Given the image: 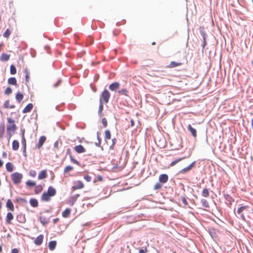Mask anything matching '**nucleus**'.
Returning a JSON list of instances; mask_svg holds the SVG:
<instances>
[{
    "mask_svg": "<svg viewBox=\"0 0 253 253\" xmlns=\"http://www.w3.org/2000/svg\"><path fill=\"white\" fill-rule=\"evenodd\" d=\"M7 121L6 134L8 137V139H10L12 136L15 133L17 129V126L15 124L14 120L11 118H7Z\"/></svg>",
    "mask_w": 253,
    "mask_h": 253,
    "instance_id": "nucleus-1",
    "label": "nucleus"
},
{
    "mask_svg": "<svg viewBox=\"0 0 253 253\" xmlns=\"http://www.w3.org/2000/svg\"><path fill=\"white\" fill-rule=\"evenodd\" d=\"M11 178L14 184H18L21 181L23 175L20 173L16 172L11 174Z\"/></svg>",
    "mask_w": 253,
    "mask_h": 253,
    "instance_id": "nucleus-2",
    "label": "nucleus"
},
{
    "mask_svg": "<svg viewBox=\"0 0 253 253\" xmlns=\"http://www.w3.org/2000/svg\"><path fill=\"white\" fill-rule=\"evenodd\" d=\"M110 97V93L107 89H105L100 97L99 101L104 102L105 103H107L109 101Z\"/></svg>",
    "mask_w": 253,
    "mask_h": 253,
    "instance_id": "nucleus-3",
    "label": "nucleus"
},
{
    "mask_svg": "<svg viewBox=\"0 0 253 253\" xmlns=\"http://www.w3.org/2000/svg\"><path fill=\"white\" fill-rule=\"evenodd\" d=\"M169 179V176L167 174H162L159 178V182L161 183H166Z\"/></svg>",
    "mask_w": 253,
    "mask_h": 253,
    "instance_id": "nucleus-4",
    "label": "nucleus"
},
{
    "mask_svg": "<svg viewBox=\"0 0 253 253\" xmlns=\"http://www.w3.org/2000/svg\"><path fill=\"white\" fill-rule=\"evenodd\" d=\"M195 164V162H193L190 165H189L188 167L182 169L180 171V173H184L187 172V171L190 170L194 166Z\"/></svg>",
    "mask_w": 253,
    "mask_h": 253,
    "instance_id": "nucleus-5",
    "label": "nucleus"
},
{
    "mask_svg": "<svg viewBox=\"0 0 253 253\" xmlns=\"http://www.w3.org/2000/svg\"><path fill=\"white\" fill-rule=\"evenodd\" d=\"M43 236L42 235H40L38 236L34 241V243L38 246L41 245L43 241Z\"/></svg>",
    "mask_w": 253,
    "mask_h": 253,
    "instance_id": "nucleus-6",
    "label": "nucleus"
},
{
    "mask_svg": "<svg viewBox=\"0 0 253 253\" xmlns=\"http://www.w3.org/2000/svg\"><path fill=\"white\" fill-rule=\"evenodd\" d=\"M84 187V184L82 181L79 180L75 182V185L73 187L74 189H82Z\"/></svg>",
    "mask_w": 253,
    "mask_h": 253,
    "instance_id": "nucleus-7",
    "label": "nucleus"
},
{
    "mask_svg": "<svg viewBox=\"0 0 253 253\" xmlns=\"http://www.w3.org/2000/svg\"><path fill=\"white\" fill-rule=\"evenodd\" d=\"M46 140V137L44 136H42L40 137L38 144L37 145V148L40 149L41 148L43 144Z\"/></svg>",
    "mask_w": 253,
    "mask_h": 253,
    "instance_id": "nucleus-8",
    "label": "nucleus"
},
{
    "mask_svg": "<svg viewBox=\"0 0 253 253\" xmlns=\"http://www.w3.org/2000/svg\"><path fill=\"white\" fill-rule=\"evenodd\" d=\"M120 85L118 82H114L109 85V88L112 91H115L119 88Z\"/></svg>",
    "mask_w": 253,
    "mask_h": 253,
    "instance_id": "nucleus-9",
    "label": "nucleus"
},
{
    "mask_svg": "<svg viewBox=\"0 0 253 253\" xmlns=\"http://www.w3.org/2000/svg\"><path fill=\"white\" fill-rule=\"evenodd\" d=\"M188 130L191 132L192 135L196 138L197 137V130L193 128L191 125H188L187 126Z\"/></svg>",
    "mask_w": 253,
    "mask_h": 253,
    "instance_id": "nucleus-10",
    "label": "nucleus"
},
{
    "mask_svg": "<svg viewBox=\"0 0 253 253\" xmlns=\"http://www.w3.org/2000/svg\"><path fill=\"white\" fill-rule=\"evenodd\" d=\"M74 150L78 153H82L85 151V149L82 145L76 146Z\"/></svg>",
    "mask_w": 253,
    "mask_h": 253,
    "instance_id": "nucleus-11",
    "label": "nucleus"
},
{
    "mask_svg": "<svg viewBox=\"0 0 253 253\" xmlns=\"http://www.w3.org/2000/svg\"><path fill=\"white\" fill-rule=\"evenodd\" d=\"M47 176V171L46 169H44L42 170L39 174L38 179H43L46 177Z\"/></svg>",
    "mask_w": 253,
    "mask_h": 253,
    "instance_id": "nucleus-12",
    "label": "nucleus"
},
{
    "mask_svg": "<svg viewBox=\"0 0 253 253\" xmlns=\"http://www.w3.org/2000/svg\"><path fill=\"white\" fill-rule=\"evenodd\" d=\"M33 105L32 103L28 104L23 110V113H27L30 112L33 109Z\"/></svg>",
    "mask_w": 253,
    "mask_h": 253,
    "instance_id": "nucleus-13",
    "label": "nucleus"
},
{
    "mask_svg": "<svg viewBox=\"0 0 253 253\" xmlns=\"http://www.w3.org/2000/svg\"><path fill=\"white\" fill-rule=\"evenodd\" d=\"M19 147V143L17 140L13 141L12 143V148L13 150L16 151L18 149Z\"/></svg>",
    "mask_w": 253,
    "mask_h": 253,
    "instance_id": "nucleus-14",
    "label": "nucleus"
},
{
    "mask_svg": "<svg viewBox=\"0 0 253 253\" xmlns=\"http://www.w3.org/2000/svg\"><path fill=\"white\" fill-rule=\"evenodd\" d=\"M3 106L5 108L13 109L15 108V105L13 104H10V101L9 100H6L3 104Z\"/></svg>",
    "mask_w": 253,
    "mask_h": 253,
    "instance_id": "nucleus-15",
    "label": "nucleus"
},
{
    "mask_svg": "<svg viewBox=\"0 0 253 253\" xmlns=\"http://www.w3.org/2000/svg\"><path fill=\"white\" fill-rule=\"evenodd\" d=\"M47 192L49 194V196L52 197V196H54L55 195V194H56V190L52 187L49 186L48 187V190H47Z\"/></svg>",
    "mask_w": 253,
    "mask_h": 253,
    "instance_id": "nucleus-16",
    "label": "nucleus"
},
{
    "mask_svg": "<svg viewBox=\"0 0 253 253\" xmlns=\"http://www.w3.org/2000/svg\"><path fill=\"white\" fill-rule=\"evenodd\" d=\"M6 169L8 172H12L13 170V165L10 163H7L5 165Z\"/></svg>",
    "mask_w": 253,
    "mask_h": 253,
    "instance_id": "nucleus-17",
    "label": "nucleus"
},
{
    "mask_svg": "<svg viewBox=\"0 0 253 253\" xmlns=\"http://www.w3.org/2000/svg\"><path fill=\"white\" fill-rule=\"evenodd\" d=\"M10 55L5 53H2L0 57V60L2 61H7L9 59Z\"/></svg>",
    "mask_w": 253,
    "mask_h": 253,
    "instance_id": "nucleus-18",
    "label": "nucleus"
},
{
    "mask_svg": "<svg viewBox=\"0 0 253 253\" xmlns=\"http://www.w3.org/2000/svg\"><path fill=\"white\" fill-rule=\"evenodd\" d=\"M51 196L47 192H44L42 196V199L43 201H47L50 200Z\"/></svg>",
    "mask_w": 253,
    "mask_h": 253,
    "instance_id": "nucleus-19",
    "label": "nucleus"
},
{
    "mask_svg": "<svg viewBox=\"0 0 253 253\" xmlns=\"http://www.w3.org/2000/svg\"><path fill=\"white\" fill-rule=\"evenodd\" d=\"M5 131V126L3 123L0 125V138L3 137Z\"/></svg>",
    "mask_w": 253,
    "mask_h": 253,
    "instance_id": "nucleus-20",
    "label": "nucleus"
},
{
    "mask_svg": "<svg viewBox=\"0 0 253 253\" xmlns=\"http://www.w3.org/2000/svg\"><path fill=\"white\" fill-rule=\"evenodd\" d=\"M56 246V242L55 241H52L49 243L48 247L50 251L54 250Z\"/></svg>",
    "mask_w": 253,
    "mask_h": 253,
    "instance_id": "nucleus-21",
    "label": "nucleus"
},
{
    "mask_svg": "<svg viewBox=\"0 0 253 253\" xmlns=\"http://www.w3.org/2000/svg\"><path fill=\"white\" fill-rule=\"evenodd\" d=\"M13 216L11 212H8L6 217V221L8 224L11 223V221L13 219Z\"/></svg>",
    "mask_w": 253,
    "mask_h": 253,
    "instance_id": "nucleus-22",
    "label": "nucleus"
},
{
    "mask_svg": "<svg viewBox=\"0 0 253 253\" xmlns=\"http://www.w3.org/2000/svg\"><path fill=\"white\" fill-rule=\"evenodd\" d=\"M71 213V210L69 208H67L66 210H65L62 213V215L63 217L66 218L69 216Z\"/></svg>",
    "mask_w": 253,
    "mask_h": 253,
    "instance_id": "nucleus-23",
    "label": "nucleus"
},
{
    "mask_svg": "<svg viewBox=\"0 0 253 253\" xmlns=\"http://www.w3.org/2000/svg\"><path fill=\"white\" fill-rule=\"evenodd\" d=\"M182 63L181 62H176L175 61L170 62L169 65V68H174L177 66H181Z\"/></svg>",
    "mask_w": 253,
    "mask_h": 253,
    "instance_id": "nucleus-24",
    "label": "nucleus"
},
{
    "mask_svg": "<svg viewBox=\"0 0 253 253\" xmlns=\"http://www.w3.org/2000/svg\"><path fill=\"white\" fill-rule=\"evenodd\" d=\"M8 84L11 85H16L17 81L15 78L11 77L8 79Z\"/></svg>",
    "mask_w": 253,
    "mask_h": 253,
    "instance_id": "nucleus-25",
    "label": "nucleus"
},
{
    "mask_svg": "<svg viewBox=\"0 0 253 253\" xmlns=\"http://www.w3.org/2000/svg\"><path fill=\"white\" fill-rule=\"evenodd\" d=\"M43 189V187L41 185H36L35 187V193L39 194L41 193Z\"/></svg>",
    "mask_w": 253,
    "mask_h": 253,
    "instance_id": "nucleus-26",
    "label": "nucleus"
},
{
    "mask_svg": "<svg viewBox=\"0 0 253 253\" xmlns=\"http://www.w3.org/2000/svg\"><path fill=\"white\" fill-rule=\"evenodd\" d=\"M119 95H123L125 96H128V91L126 88H123L118 91Z\"/></svg>",
    "mask_w": 253,
    "mask_h": 253,
    "instance_id": "nucleus-27",
    "label": "nucleus"
},
{
    "mask_svg": "<svg viewBox=\"0 0 253 253\" xmlns=\"http://www.w3.org/2000/svg\"><path fill=\"white\" fill-rule=\"evenodd\" d=\"M15 98L18 102H20L23 98V95L20 92H17Z\"/></svg>",
    "mask_w": 253,
    "mask_h": 253,
    "instance_id": "nucleus-28",
    "label": "nucleus"
},
{
    "mask_svg": "<svg viewBox=\"0 0 253 253\" xmlns=\"http://www.w3.org/2000/svg\"><path fill=\"white\" fill-rule=\"evenodd\" d=\"M209 189L207 188H204L203 191L202 192V196L203 197H209Z\"/></svg>",
    "mask_w": 253,
    "mask_h": 253,
    "instance_id": "nucleus-29",
    "label": "nucleus"
},
{
    "mask_svg": "<svg viewBox=\"0 0 253 253\" xmlns=\"http://www.w3.org/2000/svg\"><path fill=\"white\" fill-rule=\"evenodd\" d=\"M184 159H185V157H182V158H178L173 161H172L170 164V167H173L174 166V165H175L177 163H178V162H179L180 161H182V160H183Z\"/></svg>",
    "mask_w": 253,
    "mask_h": 253,
    "instance_id": "nucleus-30",
    "label": "nucleus"
},
{
    "mask_svg": "<svg viewBox=\"0 0 253 253\" xmlns=\"http://www.w3.org/2000/svg\"><path fill=\"white\" fill-rule=\"evenodd\" d=\"M26 185L29 187H31L33 186H35L36 185V183L35 182L32 181V180H28L26 182Z\"/></svg>",
    "mask_w": 253,
    "mask_h": 253,
    "instance_id": "nucleus-31",
    "label": "nucleus"
},
{
    "mask_svg": "<svg viewBox=\"0 0 253 253\" xmlns=\"http://www.w3.org/2000/svg\"><path fill=\"white\" fill-rule=\"evenodd\" d=\"M111 132L109 130H106L105 131V139L106 140H109L111 139Z\"/></svg>",
    "mask_w": 253,
    "mask_h": 253,
    "instance_id": "nucleus-32",
    "label": "nucleus"
},
{
    "mask_svg": "<svg viewBox=\"0 0 253 253\" xmlns=\"http://www.w3.org/2000/svg\"><path fill=\"white\" fill-rule=\"evenodd\" d=\"M11 33V31L9 29H7L5 32L3 33V36L4 37L8 38Z\"/></svg>",
    "mask_w": 253,
    "mask_h": 253,
    "instance_id": "nucleus-33",
    "label": "nucleus"
},
{
    "mask_svg": "<svg viewBox=\"0 0 253 253\" xmlns=\"http://www.w3.org/2000/svg\"><path fill=\"white\" fill-rule=\"evenodd\" d=\"M10 74L14 75L16 73V69L15 67L13 65H11L10 67Z\"/></svg>",
    "mask_w": 253,
    "mask_h": 253,
    "instance_id": "nucleus-34",
    "label": "nucleus"
},
{
    "mask_svg": "<svg viewBox=\"0 0 253 253\" xmlns=\"http://www.w3.org/2000/svg\"><path fill=\"white\" fill-rule=\"evenodd\" d=\"M17 203L18 204H26L27 203V202L26 200L22 199V198H18L17 199Z\"/></svg>",
    "mask_w": 253,
    "mask_h": 253,
    "instance_id": "nucleus-35",
    "label": "nucleus"
},
{
    "mask_svg": "<svg viewBox=\"0 0 253 253\" xmlns=\"http://www.w3.org/2000/svg\"><path fill=\"white\" fill-rule=\"evenodd\" d=\"M24 73H25V79H26V82L27 83H29V80L30 78L29 76V73L28 72V71L27 69H25L24 70Z\"/></svg>",
    "mask_w": 253,
    "mask_h": 253,
    "instance_id": "nucleus-36",
    "label": "nucleus"
},
{
    "mask_svg": "<svg viewBox=\"0 0 253 253\" xmlns=\"http://www.w3.org/2000/svg\"><path fill=\"white\" fill-rule=\"evenodd\" d=\"M162 187V185L161 183H160L159 182L157 183L154 185V189L155 190H159V189H161Z\"/></svg>",
    "mask_w": 253,
    "mask_h": 253,
    "instance_id": "nucleus-37",
    "label": "nucleus"
},
{
    "mask_svg": "<svg viewBox=\"0 0 253 253\" xmlns=\"http://www.w3.org/2000/svg\"><path fill=\"white\" fill-rule=\"evenodd\" d=\"M99 110H98V114L99 115H101L103 109V102L101 101H99Z\"/></svg>",
    "mask_w": 253,
    "mask_h": 253,
    "instance_id": "nucleus-38",
    "label": "nucleus"
},
{
    "mask_svg": "<svg viewBox=\"0 0 253 253\" xmlns=\"http://www.w3.org/2000/svg\"><path fill=\"white\" fill-rule=\"evenodd\" d=\"M30 203L31 206H37L38 204V201L35 199H31Z\"/></svg>",
    "mask_w": 253,
    "mask_h": 253,
    "instance_id": "nucleus-39",
    "label": "nucleus"
},
{
    "mask_svg": "<svg viewBox=\"0 0 253 253\" xmlns=\"http://www.w3.org/2000/svg\"><path fill=\"white\" fill-rule=\"evenodd\" d=\"M73 169V167L70 166H67L64 169V172H68L70 171H71Z\"/></svg>",
    "mask_w": 253,
    "mask_h": 253,
    "instance_id": "nucleus-40",
    "label": "nucleus"
},
{
    "mask_svg": "<svg viewBox=\"0 0 253 253\" xmlns=\"http://www.w3.org/2000/svg\"><path fill=\"white\" fill-rule=\"evenodd\" d=\"M29 175L33 177H35L37 175V172L36 170L32 169L29 172Z\"/></svg>",
    "mask_w": 253,
    "mask_h": 253,
    "instance_id": "nucleus-41",
    "label": "nucleus"
},
{
    "mask_svg": "<svg viewBox=\"0 0 253 253\" xmlns=\"http://www.w3.org/2000/svg\"><path fill=\"white\" fill-rule=\"evenodd\" d=\"M12 92V89L10 87H8L5 90L4 93L6 95H9Z\"/></svg>",
    "mask_w": 253,
    "mask_h": 253,
    "instance_id": "nucleus-42",
    "label": "nucleus"
},
{
    "mask_svg": "<svg viewBox=\"0 0 253 253\" xmlns=\"http://www.w3.org/2000/svg\"><path fill=\"white\" fill-rule=\"evenodd\" d=\"M116 142H117V140L115 138H113L112 139V144L110 146V149H114V146L115 144H116Z\"/></svg>",
    "mask_w": 253,
    "mask_h": 253,
    "instance_id": "nucleus-43",
    "label": "nucleus"
},
{
    "mask_svg": "<svg viewBox=\"0 0 253 253\" xmlns=\"http://www.w3.org/2000/svg\"><path fill=\"white\" fill-rule=\"evenodd\" d=\"M246 207H240L238 209L237 213L240 214L245 209Z\"/></svg>",
    "mask_w": 253,
    "mask_h": 253,
    "instance_id": "nucleus-44",
    "label": "nucleus"
},
{
    "mask_svg": "<svg viewBox=\"0 0 253 253\" xmlns=\"http://www.w3.org/2000/svg\"><path fill=\"white\" fill-rule=\"evenodd\" d=\"M101 121L104 127H106L107 126V121L106 118H103Z\"/></svg>",
    "mask_w": 253,
    "mask_h": 253,
    "instance_id": "nucleus-45",
    "label": "nucleus"
},
{
    "mask_svg": "<svg viewBox=\"0 0 253 253\" xmlns=\"http://www.w3.org/2000/svg\"><path fill=\"white\" fill-rule=\"evenodd\" d=\"M22 144L23 145V147H26V140L25 137L23 136L22 138Z\"/></svg>",
    "mask_w": 253,
    "mask_h": 253,
    "instance_id": "nucleus-46",
    "label": "nucleus"
},
{
    "mask_svg": "<svg viewBox=\"0 0 253 253\" xmlns=\"http://www.w3.org/2000/svg\"><path fill=\"white\" fill-rule=\"evenodd\" d=\"M70 160L74 164H79V162L77 161L76 160H75V159L73 158V157L70 155Z\"/></svg>",
    "mask_w": 253,
    "mask_h": 253,
    "instance_id": "nucleus-47",
    "label": "nucleus"
},
{
    "mask_svg": "<svg viewBox=\"0 0 253 253\" xmlns=\"http://www.w3.org/2000/svg\"><path fill=\"white\" fill-rule=\"evenodd\" d=\"M84 179L87 182H90L91 180V177L88 175H85Z\"/></svg>",
    "mask_w": 253,
    "mask_h": 253,
    "instance_id": "nucleus-48",
    "label": "nucleus"
},
{
    "mask_svg": "<svg viewBox=\"0 0 253 253\" xmlns=\"http://www.w3.org/2000/svg\"><path fill=\"white\" fill-rule=\"evenodd\" d=\"M6 206H13V204L10 200H8L7 201Z\"/></svg>",
    "mask_w": 253,
    "mask_h": 253,
    "instance_id": "nucleus-49",
    "label": "nucleus"
},
{
    "mask_svg": "<svg viewBox=\"0 0 253 253\" xmlns=\"http://www.w3.org/2000/svg\"><path fill=\"white\" fill-rule=\"evenodd\" d=\"M97 139L98 140V144H96V145L98 146H100V144H101V138H100L99 136V134L98 133H97Z\"/></svg>",
    "mask_w": 253,
    "mask_h": 253,
    "instance_id": "nucleus-50",
    "label": "nucleus"
},
{
    "mask_svg": "<svg viewBox=\"0 0 253 253\" xmlns=\"http://www.w3.org/2000/svg\"><path fill=\"white\" fill-rule=\"evenodd\" d=\"M23 153L24 157L27 156L26 154V147H23Z\"/></svg>",
    "mask_w": 253,
    "mask_h": 253,
    "instance_id": "nucleus-51",
    "label": "nucleus"
},
{
    "mask_svg": "<svg viewBox=\"0 0 253 253\" xmlns=\"http://www.w3.org/2000/svg\"><path fill=\"white\" fill-rule=\"evenodd\" d=\"M61 80H59L58 81V82H57L56 84H55L54 85V87H56L59 84H61Z\"/></svg>",
    "mask_w": 253,
    "mask_h": 253,
    "instance_id": "nucleus-52",
    "label": "nucleus"
},
{
    "mask_svg": "<svg viewBox=\"0 0 253 253\" xmlns=\"http://www.w3.org/2000/svg\"><path fill=\"white\" fill-rule=\"evenodd\" d=\"M147 251V249H145V250L143 249H141L139 251V253H146V252Z\"/></svg>",
    "mask_w": 253,
    "mask_h": 253,
    "instance_id": "nucleus-53",
    "label": "nucleus"
},
{
    "mask_svg": "<svg viewBox=\"0 0 253 253\" xmlns=\"http://www.w3.org/2000/svg\"><path fill=\"white\" fill-rule=\"evenodd\" d=\"M11 253H18V250L17 249L12 250Z\"/></svg>",
    "mask_w": 253,
    "mask_h": 253,
    "instance_id": "nucleus-54",
    "label": "nucleus"
},
{
    "mask_svg": "<svg viewBox=\"0 0 253 253\" xmlns=\"http://www.w3.org/2000/svg\"><path fill=\"white\" fill-rule=\"evenodd\" d=\"M182 200V202H183V204H184V205L187 204V201H186V200L185 198H183Z\"/></svg>",
    "mask_w": 253,
    "mask_h": 253,
    "instance_id": "nucleus-55",
    "label": "nucleus"
},
{
    "mask_svg": "<svg viewBox=\"0 0 253 253\" xmlns=\"http://www.w3.org/2000/svg\"><path fill=\"white\" fill-rule=\"evenodd\" d=\"M201 34L203 36V39H205L206 38V34L204 32L202 31L201 32Z\"/></svg>",
    "mask_w": 253,
    "mask_h": 253,
    "instance_id": "nucleus-56",
    "label": "nucleus"
},
{
    "mask_svg": "<svg viewBox=\"0 0 253 253\" xmlns=\"http://www.w3.org/2000/svg\"><path fill=\"white\" fill-rule=\"evenodd\" d=\"M2 157H3V158H6V157H7V154H6V152H3L2 153Z\"/></svg>",
    "mask_w": 253,
    "mask_h": 253,
    "instance_id": "nucleus-57",
    "label": "nucleus"
},
{
    "mask_svg": "<svg viewBox=\"0 0 253 253\" xmlns=\"http://www.w3.org/2000/svg\"><path fill=\"white\" fill-rule=\"evenodd\" d=\"M22 138L23 137H25L24 134H25V129H22Z\"/></svg>",
    "mask_w": 253,
    "mask_h": 253,
    "instance_id": "nucleus-58",
    "label": "nucleus"
},
{
    "mask_svg": "<svg viewBox=\"0 0 253 253\" xmlns=\"http://www.w3.org/2000/svg\"><path fill=\"white\" fill-rule=\"evenodd\" d=\"M40 219H41V221L42 222V223L43 224H45L46 223H47L48 221H45V222H43L42 220V217H40Z\"/></svg>",
    "mask_w": 253,
    "mask_h": 253,
    "instance_id": "nucleus-59",
    "label": "nucleus"
},
{
    "mask_svg": "<svg viewBox=\"0 0 253 253\" xmlns=\"http://www.w3.org/2000/svg\"><path fill=\"white\" fill-rule=\"evenodd\" d=\"M58 220H59V219L58 218L54 219L53 220L54 223H56L58 221Z\"/></svg>",
    "mask_w": 253,
    "mask_h": 253,
    "instance_id": "nucleus-60",
    "label": "nucleus"
},
{
    "mask_svg": "<svg viewBox=\"0 0 253 253\" xmlns=\"http://www.w3.org/2000/svg\"><path fill=\"white\" fill-rule=\"evenodd\" d=\"M203 40H204V42H203V47H204V46H205V45L206 44V38L205 39H203Z\"/></svg>",
    "mask_w": 253,
    "mask_h": 253,
    "instance_id": "nucleus-61",
    "label": "nucleus"
},
{
    "mask_svg": "<svg viewBox=\"0 0 253 253\" xmlns=\"http://www.w3.org/2000/svg\"><path fill=\"white\" fill-rule=\"evenodd\" d=\"M11 211H13L14 210V207H7Z\"/></svg>",
    "mask_w": 253,
    "mask_h": 253,
    "instance_id": "nucleus-62",
    "label": "nucleus"
},
{
    "mask_svg": "<svg viewBox=\"0 0 253 253\" xmlns=\"http://www.w3.org/2000/svg\"><path fill=\"white\" fill-rule=\"evenodd\" d=\"M3 162L0 159V168H1L3 165Z\"/></svg>",
    "mask_w": 253,
    "mask_h": 253,
    "instance_id": "nucleus-63",
    "label": "nucleus"
},
{
    "mask_svg": "<svg viewBox=\"0 0 253 253\" xmlns=\"http://www.w3.org/2000/svg\"><path fill=\"white\" fill-rule=\"evenodd\" d=\"M241 217L243 219L245 220V216L244 215V214L241 215Z\"/></svg>",
    "mask_w": 253,
    "mask_h": 253,
    "instance_id": "nucleus-64",
    "label": "nucleus"
}]
</instances>
